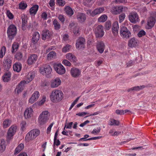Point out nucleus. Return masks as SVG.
<instances>
[{
    "mask_svg": "<svg viewBox=\"0 0 156 156\" xmlns=\"http://www.w3.org/2000/svg\"><path fill=\"white\" fill-rule=\"evenodd\" d=\"M63 98V94L60 90H55L51 92L50 95V98L51 101L53 102H59L61 101Z\"/></svg>",
    "mask_w": 156,
    "mask_h": 156,
    "instance_id": "f257e3e1",
    "label": "nucleus"
},
{
    "mask_svg": "<svg viewBox=\"0 0 156 156\" xmlns=\"http://www.w3.org/2000/svg\"><path fill=\"white\" fill-rule=\"evenodd\" d=\"M17 30L16 26L13 24L10 25L8 28L7 34L9 38L12 40L16 34Z\"/></svg>",
    "mask_w": 156,
    "mask_h": 156,
    "instance_id": "f03ea898",
    "label": "nucleus"
},
{
    "mask_svg": "<svg viewBox=\"0 0 156 156\" xmlns=\"http://www.w3.org/2000/svg\"><path fill=\"white\" fill-rule=\"evenodd\" d=\"M48 111H45L40 115L38 118V122L40 125H43L46 122L48 119Z\"/></svg>",
    "mask_w": 156,
    "mask_h": 156,
    "instance_id": "7ed1b4c3",
    "label": "nucleus"
},
{
    "mask_svg": "<svg viewBox=\"0 0 156 156\" xmlns=\"http://www.w3.org/2000/svg\"><path fill=\"white\" fill-rule=\"evenodd\" d=\"M52 71L51 67L48 65H44L41 67L40 69V72L41 73L46 76L50 75Z\"/></svg>",
    "mask_w": 156,
    "mask_h": 156,
    "instance_id": "20e7f679",
    "label": "nucleus"
},
{
    "mask_svg": "<svg viewBox=\"0 0 156 156\" xmlns=\"http://www.w3.org/2000/svg\"><path fill=\"white\" fill-rule=\"evenodd\" d=\"M128 18L130 21L133 23H136L139 21L138 15L135 12L130 13L128 15Z\"/></svg>",
    "mask_w": 156,
    "mask_h": 156,
    "instance_id": "39448f33",
    "label": "nucleus"
},
{
    "mask_svg": "<svg viewBox=\"0 0 156 156\" xmlns=\"http://www.w3.org/2000/svg\"><path fill=\"white\" fill-rule=\"evenodd\" d=\"M120 33L121 37L126 39L129 38L131 36L130 31L125 27H122L121 28Z\"/></svg>",
    "mask_w": 156,
    "mask_h": 156,
    "instance_id": "423d86ee",
    "label": "nucleus"
},
{
    "mask_svg": "<svg viewBox=\"0 0 156 156\" xmlns=\"http://www.w3.org/2000/svg\"><path fill=\"white\" fill-rule=\"evenodd\" d=\"M53 67L56 72L59 74H64L66 72L64 67L61 64L55 63Z\"/></svg>",
    "mask_w": 156,
    "mask_h": 156,
    "instance_id": "0eeeda50",
    "label": "nucleus"
},
{
    "mask_svg": "<svg viewBox=\"0 0 156 156\" xmlns=\"http://www.w3.org/2000/svg\"><path fill=\"white\" fill-rule=\"evenodd\" d=\"M94 32L97 37L100 38L102 37L104 34L103 26L101 25L98 26L95 28Z\"/></svg>",
    "mask_w": 156,
    "mask_h": 156,
    "instance_id": "6e6552de",
    "label": "nucleus"
},
{
    "mask_svg": "<svg viewBox=\"0 0 156 156\" xmlns=\"http://www.w3.org/2000/svg\"><path fill=\"white\" fill-rule=\"evenodd\" d=\"M85 44V40L82 37H79L76 40V46L77 49H80L84 48Z\"/></svg>",
    "mask_w": 156,
    "mask_h": 156,
    "instance_id": "1a4fd4ad",
    "label": "nucleus"
},
{
    "mask_svg": "<svg viewBox=\"0 0 156 156\" xmlns=\"http://www.w3.org/2000/svg\"><path fill=\"white\" fill-rule=\"evenodd\" d=\"M81 70L75 67L72 68L70 71L71 76L74 78L79 77L81 75Z\"/></svg>",
    "mask_w": 156,
    "mask_h": 156,
    "instance_id": "9d476101",
    "label": "nucleus"
},
{
    "mask_svg": "<svg viewBox=\"0 0 156 156\" xmlns=\"http://www.w3.org/2000/svg\"><path fill=\"white\" fill-rule=\"evenodd\" d=\"M16 126L15 125H12L9 128L7 133V138L8 139H10L16 132Z\"/></svg>",
    "mask_w": 156,
    "mask_h": 156,
    "instance_id": "9b49d317",
    "label": "nucleus"
},
{
    "mask_svg": "<svg viewBox=\"0 0 156 156\" xmlns=\"http://www.w3.org/2000/svg\"><path fill=\"white\" fill-rule=\"evenodd\" d=\"M28 82H27L25 80H23L19 83V85L16 86V88L15 90L16 91L18 94L22 91L24 88L25 85Z\"/></svg>",
    "mask_w": 156,
    "mask_h": 156,
    "instance_id": "f8f14e48",
    "label": "nucleus"
},
{
    "mask_svg": "<svg viewBox=\"0 0 156 156\" xmlns=\"http://www.w3.org/2000/svg\"><path fill=\"white\" fill-rule=\"evenodd\" d=\"M156 18V13L155 12L154 16L150 17L147 21V25L148 26V29L151 28L154 25L155 23Z\"/></svg>",
    "mask_w": 156,
    "mask_h": 156,
    "instance_id": "ddd939ff",
    "label": "nucleus"
},
{
    "mask_svg": "<svg viewBox=\"0 0 156 156\" xmlns=\"http://www.w3.org/2000/svg\"><path fill=\"white\" fill-rule=\"evenodd\" d=\"M12 59V57L10 55L8 56L5 59L4 64L6 70L10 68Z\"/></svg>",
    "mask_w": 156,
    "mask_h": 156,
    "instance_id": "4468645a",
    "label": "nucleus"
},
{
    "mask_svg": "<svg viewBox=\"0 0 156 156\" xmlns=\"http://www.w3.org/2000/svg\"><path fill=\"white\" fill-rule=\"evenodd\" d=\"M104 10V9L103 7H99L96 9L92 11H89L90 15L92 16L99 14L102 13Z\"/></svg>",
    "mask_w": 156,
    "mask_h": 156,
    "instance_id": "2eb2a0df",
    "label": "nucleus"
},
{
    "mask_svg": "<svg viewBox=\"0 0 156 156\" xmlns=\"http://www.w3.org/2000/svg\"><path fill=\"white\" fill-rule=\"evenodd\" d=\"M37 59V56L36 54H32L28 57L27 62L30 65H32L35 62Z\"/></svg>",
    "mask_w": 156,
    "mask_h": 156,
    "instance_id": "dca6fc26",
    "label": "nucleus"
},
{
    "mask_svg": "<svg viewBox=\"0 0 156 156\" xmlns=\"http://www.w3.org/2000/svg\"><path fill=\"white\" fill-rule=\"evenodd\" d=\"M40 96L39 92L38 91H35L32 94V96L30 98L29 102L31 104L37 101Z\"/></svg>",
    "mask_w": 156,
    "mask_h": 156,
    "instance_id": "f3484780",
    "label": "nucleus"
},
{
    "mask_svg": "<svg viewBox=\"0 0 156 156\" xmlns=\"http://www.w3.org/2000/svg\"><path fill=\"white\" fill-rule=\"evenodd\" d=\"M33 110L31 108H28L25 110L24 112V117L26 119L29 118L33 115Z\"/></svg>",
    "mask_w": 156,
    "mask_h": 156,
    "instance_id": "a211bd4d",
    "label": "nucleus"
},
{
    "mask_svg": "<svg viewBox=\"0 0 156 156\" xmlns=\"http://www.w3.org/2000/svg\"><path fill=\"white\" fill-rule=\"evenodd\" d=\"M61 83V80L58 78H56L53 80L51 84V87L52 88H55L57 87L60 85Z\"/></svg>",
    "mask_w": 156,
    "mask_h": 156,
    "instance_id": "6ab92c4d",
    "label": "nucleus"
},
{
    "mask_svg": "<svg viewBox=\"0 0 156 156\" xmlns=\"http://www.w3.org/2000/svg\"><path fill=\"white\" fill-rule=\"evenodd\" d=\"M51 33L48 30H44L42 32V39L43 40L48 39L51 37Z\"/></svg>",
    "mask_w": 156,
    "mask_h": 156,
    "instance_id": "aec40b11",
    "label": "nucleus"
},
{
    "mask_svg": "<svg viewBox=\"0 0 156 156\" xmlns=\"http://www.w3.org/2000/svg\"><path fill=\"white\" fill-rule=\"evenodd\" d=\"M97 48L98 51L100 53H102L105 49V45L102 41L99 42L97 44Z\"/></svg>",
    "mask_w": 156,
    "mask_h": 156,
    "instance_id": "412c9836",
    "label": "nucleus"
},
{
    "mask_svg": "<svg viewBox=\"0 0 156 156\" xmlns=\"http://www.w3.org/2000/svg\"><path fill=\"white\" fill-rule=\"evenodd\" d=\"M76 18L78 21L80 23L85 21L86 18L85 14L83 13H78L76 16Z\"/></svg>",
    "mask_w": 156,
    "mask_h": 156,
    "instance_id": "4be33fe9",
    "label": "nucleus"
},
{
    "mask_svg": "<svg viewBox=\"0 0 156 156\" xmlns=\"http://www.w3.org/2000/svg\"><path fill=\"white\" fill-rule=\"evenodd\" d=\"M32 36L31 42L33 44H35L39 40V34L38 32H35L34 33Z\"/></svg>",
    "mask_w": 156,
    "mask_h": 156,
    "instance_id": "5701e85b",
    "label": "nucleus"
},
{
    "mask_svg": "<svg viewBox=\"0 0 156 156\" xmlns=\"http://www.w3.org/2000/svg\"><path fill=\"white\" fill-rule=\"evenodd\" d=\"M138 44L137 41L134 38L131 39L129 41L128 44L129 46L131 48L137 46Z\"/></svg>",
    "mask_w": 156,
    "mask_h": 156,
    "instance_id": "b1692460",
    "label": "nucleus"
},
{
    "mask_svg": "<svg viewBox=\"0 0 156 156\" xmlns=\"http://www.w3.org/2000/svg\"><path fill=\"white\" fill-rule=\"evenodd\" d=\"M119 27L118 22L114 23L112 28V32L114 35H117L118 34Z\"/></svg>",
    "mask_w": 156,
    "mask_h": 156,
    "instance_id": "393cba45",
    "label": "nucleus"
},
{
    "mask_svg": "<svg viewBox=\"0 0 156 156\" xmlns=\"http://www.w3.org/2000/svg\"><path fill=\"white\" fill-rule=\"evenodd\" d=\"M22 68V65L19 62H16L13 66V69L14 71L18 73L19 72Z\"/></svg>",
    "mask_w": 156,
    "mask_h": 156,
    "instance_id": "a878e982",
    "label": "nucleus"
},
{
    "mask_svg": "<svg viewBox=\"0 0 156 156\" xmlns=\"http://www.w3.org/2000/svg\"><path fill=\"white\" fill-rule=\"evenodd\" d=\"M145 87V86L144 85L140 86H135L128 89L127 90V91L128 92H129L132 91H139L143 89Z\"/></svg>",
    "mask_w": 156,
    "mask_h": 156,
    "instance_id": "bb28decb",
    "label": "nucleus"
},
{
    "mask_svg": "<svg viewBox=\"0 0 156 156\" xmlns=\"http://www.w3.org/2000/svg\"><path fill=\"white\" fill-rule=\"evenodd\" d=\"M119 121L114 119H110L109 121L108 124L110 126H118L119 125Z\"/></svg>",
    "mask_w": 156,
    "mask_h": 156,
    "instance_id": "cd10ccee",
    "label": "nucleus"
},
{
    "mask_svg": "<svg viewBox=\"0 0 156 156\" xmlns=\"http://www.w3.org/2000/svg\"><path fill=\"white\" fill-rule=\"evenodd\" d=\"M65 11L66 14L69 16H71L74 13L72 9L69 6H67L65 7Z\"/></svg>",
    "mask_w": 156,
    "mask_h": 156,
    "instance_id": "c85d7f7f",
    "label": "nucleus"
},
{
    "mask_svg": "<svg viewBox=\"0 0 156 156\" xmlns=\"http://www.w3.org/2000/svg\"><path fill=\"white\" fill-rule=\"evenodd\" d=\"M39 8V6L37 5H34L31 7L30 9V12L31 14H35Z\"/></svg>",
    "mask_w": 156,
    "mask_h": 156,
    "instance_id": "c756f323",
    "label": "nucleus"
},
{
    "mask_svg": "<svg viewBox=\"0 0 156 156\" xmlns=\"http://www.w3.org/2000/svg\"><path fill=\"white\" fill-rule=\"evenodd\" d=\"M66 58L71 62H73L76 61V57L71 53H69L66 55Z\"/></svg>",
    "mask_w": 156,
    "mask_h": 156,
    "instance_id": "7c9ffc66",
    "label": "nucleus"
},
{
    "mask_svg": "<svg viewBox=\"0 0 156 156\" xmlns=\"http://www.w3.org/2000/svg\"><path fill=\"white\" fill-rule=\"evenodd\" d=\"M11 75V73L9 72L5 73L2 77L3 81L4 82H8L10 79Z\"/></svg>",
    "mask_w": 156,
    "mask_h": 156,
    "instance_id": "2f4dec72",
    "label": "nucleus"
},
{
    "mask_svg": "<svg viewBox=\"0 0 156 156\" xmlns=\"http://www.w3.org/2000/svg\"><path fill=\"white\" fill-rule=\"evenodd\" d=\"M21 19L22 21V27L23 30H24L25 29V26L27 23V17L25 15L22 16Z\"/></svg>",
    "mask_w": 156,
    "mask_h": 156,
    "instance_id": "473e14b6",
    "label": "nucleus"
},
{
    "mask_svg": "<svg viewBox=\"0 0 156 156\" xmlns=\"http://www.w3.org/2000/svg\"><path fill=\"white\" fill-rule=\"evenodd\" d=\"M24 147V144L21 143L16 148L14 154H16L19 153Z\"/></svg>",
    "mask_w": 156,
    "mask_h": 156,
    "instance_id": "72a5a7b5",
    "label": "nucleus"
},
{
    "mask_svg": "<svg viewBox=\"0 0 156 156\" xmlns=\"http://www.w3.org/2000/svg\"><path fill=\"white\" fill-rule=\"evenodd\" d=\"M34 139L35 138L30 131L29 132V133L27 134L25 138V140L27 142H29V141L32 140Z\"/></svg>",
    "mask_w": 156,
    "mask_h": 156,
    "instance_id": "f704fd0d",
    "label": "nucleus"
},
{
    "mask_svg": "<svg viewBox=\"0 0 156 156\" xmlns=\"http://www.w3.org/2000/svg\"><path fill=\"white\" fill-rule=\"evenodd\" d=\"M6 144L4 140H1L0 142V151L3 152L5 150Z\"/></svg>",
    "mask_w": 156,
    "mask_h": 156,
    "instance_id": "c9c22d12",
    "label": "nucleus"
},
{
    "mask_svg": "<svg viewBox=\"0 0 156 156\" xmlns=\"http://www.w3.org/2000/svg\"><path fill=\"white\" fill-rule=\"evenodd\" d=\"M56 54L54 51H51L49 52L47 58L48 60H50L52 58H55L56 56Z\"/></svg>",
    "mask_w": 156,
    "mask_h": 156,
    "instance_id": "e433bc0d",
    "label": "nucleus"
},
{
    "mask_svg": "<svg viewBox=\"0 0 156 156\" xmlns=\"http://www.w3.org/2000/svg\"><path fill=\"white\" fill-rule=\"evenodd\" d=\"M30 131L32 134V135L35 138L39 135L40 133V131L37 129H34Z\"/></svg>",
    "mask_w": 156,
    "mask_h": 156,
    "instance_id": "4c0bfd02",
    "label": "nucleus"
},
{
    "mask_svg": "<svg viewBox=\"0 0 156 156\" xmlns=\"http://www.w3.org/2000/svg\"><path fill=\"white\" fill-rule=\"evenodd\" d=\"M53 24L55 30H58L60 29V23L56 20H54Z\"/></svg>",
    "mask_w": 156,
    "mask_h": 156,
    "instance_id": "58836bf2",
    "label": "nucleus"
},
{
    "mask_svg": "<svg viewBox=\"0 0 156 156\" xmlns=\"http://www.w3.org/2000/svg\"><path fill=\"white\" fill-rule=\"evenodd\" d=\"M122 6L120 5L115 8V10L114 11V14H118L122 12Z\"/></svg>",
    "mask_w": 156,
    "mask_h": 156,
    "instance_id": "ea45409f",
    "label": "nucleus"
},
{
    "mask_svg": "<svg viewBox=\"0 0 156 156\" xmlns=\"http://www.w3.org/2000/svg\"><path fill=\"white\" fill-rule=\"evenodd\" d=\"M35 76L34 74V73H29L27 76V79L28 80L26 81L28 83L29 82L31 81Z\"/></svg>",
    "mask_w": 156,
    "mask_h": 156,
    "instance_id": "a19ab883",
    "label": "nucleus"
},
{
    "mask_svg": "<svg viewBox=\"0 0 156 156\" xmlns=\"http://www.w3.org/2000/svg\"><path fill=\"white\" fill-rule=\"evenodd\" d=\"M107 19V16L105 15H103L101 16L98 19V21L100 22H104Z\"/></svg>",
    "mask_w": 156,
    "mask_h": 156,
    "instance_id": "79ce46f5",
    "label": "nucleus"
},
{
    "mask_svg": "<svg viewBox=\"0 0 156 156\" xmlns=\"http://www.w3.org/2000/svg\"><path fill=\"white\" fill-rule=\"evenodd\" d=\"M19 47V45L16 43H14L12 46V53L16 52L18 49Z\"/></svg>",
    "mask_w": 156,
    "mask_h": 156,
    "instance_id": "37998d69",
    "label": "nucleus"
},
{
    "mask_svg": "<svg viewBox=\"0 0 156 156\" xmlns=\"http://www.w3.org/2000/svg\"><path fill=\"white\" fill-rule=\"evenodd\" d=\"M6 51V48L5 46H3L0 51V58H2L5 55Z\"/></svg>",
    "mask_w": 156,
    "mask_h": 156,
    "instance_id": "c03bdc74",
    "label": "nucleus"
},
{
    "mask_svg": "<svg viewBox=\"0 0 156 156\" xmlns=\"http://www.w3.org/2000/svg\"><path fill=\"white\" fill-rule=\"evenodd\" d=\"M93 0H83L84 5L87 7H90L92 5L91 2Z\"/></svg>",
    "mask_w": 156,
    "mask_h": 156,
    "instance_id": "a18cd8bd",
    "label": "nucleus"
},
{
    "mask_svg": "<svg viewBox=\"0 0 156 156\" xmlns=\"http://www.w3.org/2000/svg\"><path fill=\"white\" fill-rule=\"evenodd\" d=\"M10 121L9 119L5 120L3 122L4 127L5 128L9 126L10 124Z\"/></svg>",
    "mask_w": 156,
    "mask_h": 156,
    "instance_id": "49530a36",
    "label": "nucleus"
},
{
    "mask_svg": "<svg viewBox=\"0 0 156 156\" xmlns=\"http://www.w3.org/2000/svg\"><path fill=\"white\" fill-rule=\"evenodd\" d=\"M15 57L18 60H20L23 57L22 54L21 52H18L15 55Z\"/></svg>",
    "mask_w": 156,
    "mask_h": 156,
    "instance_id": "de8ad7c7",
    "label": "nucleus"
},
{
    "mask_svg": "<svg viewBox=\"0 0 156 156\" xmlns=\"http://www.w3.org/2000/svg\"><path fill=\"white\" fill-rule=\"evenodd\" d=\"M111 22L108 21L105 23V29L107 30H109L111 27Z\"/></svg>",
    "mask_w": 156,
    "mask_h": 156,
    "instance_id": "09e8293b",
    "label": "nucleus"
},
{
    "mask_svg": "<svg viewBox=\"0 0 156 156\" xmlns=\"http://www.w3.org/2000/svg\"><path fill=\"white\" fill-rule=\"evenodd\" d=\"M19 8L20 9H24L27 8V5L26 3H24V2H21L19 4Z\"/></svg>",
    "mask_w": 156,
    "mask_h": 156,
    "instance_id": "8fccbe9b",
    "label": "nucleus"
},
{
    "mask_svg": "<svg viewBox=\"0 0 156 156\" xmlns=\"http://www.w3.org/2000/svg\"><path fill=\"white\" fill-rule=\"evenodd\" d=\"M126 17L125 14L124 13H122L119 16V22L120 23L122 22L124 20Z\"/></svg>",
    "mask_w": 156,
    "mask_h": 156,
    "instance_id": "3c124183",
    "label": "nucleus"
},
{
    "mask_svg": "<svg viewBox=\"0 0 156 156\" xmlns=\"http://www.w3.org/2000/svg\"><path fill=\"white\" fill-rule=\"evenodd\" d=\"M71 48V46L67 44L62 49V51L65 52L68 51Z\"/></svg>",
    "mask_w": 156,
    "mask_h": 156,
    "instance_id": "603ef678",
    "label": "nucleus"
},
{
    "mask_svg": "<svg viewBox=\"0 0 156 156\" xmlns=\"http://www.w3.org/2000/svg\"><path fill=\"white\" fill-rule=\"evenodd\" d=\"M80 98V97H78L72 103L70 107L69 108V110H70L73 108L74 105L76 103Z\"/></svg>",
    "mask_w": 156,
    "mask_h": 156,
    "instance_id": "864d4df0",
    "label": "nucleus"
},
{
    "mask_svg": "<svg viewBox=\"0 0 156 156\" xmlns=\"http://www.w3.org/2000/svg\"><path fill=\"white\" fill-rule=\"evenodd\" d=\"M62 63L65 65L69 66H70L71 65V63L69 61L66 59L64 60Z\"/></svg>",
    "mask_w": 156,
    "mask_h": 156,
    "instance_id": "5fc2aeb1",
    "label": "nucleus"
},
{
    "mask_svg": "<svg viewBox=\"0 0 156 156\" xmlns=\"http://www.w3.org/2000/svg\"><path fill=\"white\" fill-rule=\"evenodd\" d=\"M57 2L59 6H63L65 4V2L63 0H57Z\"/></svg>",
    "mask_w": 156,
    "mask_h": 156,
    "instance_id": "6e6d98bb",
    "label": "nucleus"
},
{
    "mask_svg": "<svg viewBox=\"0 0 156 156\" xmlns=\"http://www.w3.org/2000/svg\"><path fill=\"white\" fill-rule=\"evenodd\" d=\"M26 125V122L25 121H23L21 122L20 124L21 126V129L22 130H23Z\"/></svg>",
    "mask_w": 156,
    "mask_h": 156,
    "instance_id": "4d7b16f0",
    "label": "nucleus"
},
{
    "mask_svg": "<svg viewBox=\"0 0 156 156\" xmlns=\"http://www.w3.org/2000/svg\"><path fill=\"white\" fill-rule=\"evenodd\" d=\"M100 130L101 128L100 127H99L97 128V129H94L91 132V133L92 134H94L95 133H98L100 131Z\"/></svg>",
    "mask_w": 156,
    "mask_h": 156,
    "instance_id": "13d9d810",
    "label": "nucleus"
},
{
    "mask_svg": "<svg viewBox=\"0 0 156 156\" xmlns=\"http://www.w3.org/2000/svg\"><path fill=\"white\" fill-rule=\"evenodd\" d=\"M145 34L146 32L144 31L143 30H141L137 34V35L139 37H142V36L145 35Z\"/></svg>",
    "mask_w": 156,
    "mask_h": 156,
    "instance_id": "bf43d9fd",
    "label": "nucleus"
},
{
    "mask_svg": "<svg viewBox=\"0 0 156 156\" xmlns=\"http://www.w3.org/2000/svg\"><path fill=\"white\" fill-rule=\"evenodd\" d=\"M87 114H89V113L84 112H82L77 113L76 115L79 116L83 117Z\"/></svg>",
    "mask_w": 156,
    "mask_h": 156,
    "instance_id": "052dcab7",
    "label": "nucleus"
},
{
    "mask_svg": "<svg viewBox=\"0 0 156 156\" xmlns=\"http://www.w3.org/2000/svg\"><path fill=\"white\" fill-rule=\"evenodd\" d=\"M115 113L118 115H122L124 114V111L123 110H117L115 111Z\"/></svg>",
    "mask_w": 156,
    "mask_h": 156,
    "instance_id": "680f3d73",
    "label": "nucleus"
},
{
    "mask_svg": "<svg viewBox=\"0 0 156 156\" xmlns=\"http://www.w3.org/2000/svg\"><path fill=\"white\" fill-rule=\"evenodd\" d=\"M53 123H51L50 124L49 126L48 127L47 129V134H49L51 130V128L53 125Z\"/></svg>",
    "mask_w": 156,
    "mask_h": 156,
    "instance_id": "e2e57ef3",
    "label": "nucleus"
},
{
    "mask_svg": "<svg viewBox=\"0 0 156 156\" xmlns=\"http://www.w3.org/2000/svg\"><path fill=\"white\" fill-rule=\"evenodd\" d=\"M73 124V122H70L69 123H68L67 124V125H66L65 126V128H66L67 129H71L72 128V126Z\"/></svg>",
    "mask_w": 156,
    "mask_h": 156,
    "instance_id": "0e129e2a",
    "label": "nucleus"
},
{
    "mask_svg": "<svg viewBox=\"0 0 156 156\" xmlns=\"http://www.w3.org/2000/svg\"><path fill=\"white\" fill-rule=\"evenodd\" d=\"M115 2L118 4L120 3H126L127 2V0H115Z\"/></svg>",
    "mask_w": 156,
    "mask_h": 156,
    "instance_id": "69168bd1",
    "label": "nucleus"
},
{
    "mask_svg": "<svg viewBox=\"0 0 156 156\" xmlns=\"http://www.w3.org/2000/svg\"><path fill=\"white\" fill-rule=\"evenodd\" d=\"M7 15L10 19H12L13 17L12 14L9 11H7Z\"/></svg>",
    "mask_w": 156,
    "mask_h": 156,
    "instance_id": "338daca9",
    "label": "nucleus"
},
{
    "mask_svg": "<svg viewBox=\"0 0 156 156\" xmlns=\"http://www.w3.org/2000/svg\"><path fill=\"white\" fill-rule=\"evenodd\" d=\"M58 19L62 22L63 23L65 21V17L64 16L62 15H60L58 16Z\"/></svg>",
    "mask_w": 156,
    "mask_h": 156,
    "instance_id": "774afa93",
    "label": "nucleus"
}]
</instances>
